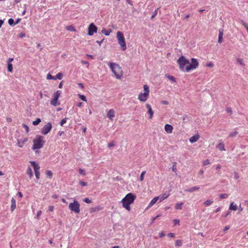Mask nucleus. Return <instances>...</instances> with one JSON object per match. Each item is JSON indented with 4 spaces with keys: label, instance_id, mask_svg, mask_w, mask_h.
<instances>
[{
    "label": "nucleus",
    "instance_id": "4be33fe9",
    "mask_svg": "<svg viewBox=\"0 0 248 248\" xmlns=\"http://www.w3.org/2000/svg\"><path fill=\"white\" fill-rule=\"evenodd\" d=\"M102 209V208L100 206H97L95 207H92L90 208V213H93L96 212H98Z\"/></svg>",
    "mask_w": 248,
    "mask_h": 248
},
{
    "label": "nucleus",
    "instance_id": "9d476101",
    "mask_svg": "<svg viewBox=\"0 0 248 248\" xmlns=\"http://www.w3.org/2000/svg\"><path fill=\"white\" fill-rule=\"evenodd\" d=\"M52 124L50 122L45 124L41 130V133L44 135L48 134L52 129Z\"/></svg>",
    "mask_w": 248,
    "mask_h": 248
},
{
    "label": "nucleus",
    "instance_id": "13d9d810",
    "mask_svg": "<svg viewBox=\"0 0 248 248\" xmlns=\"http://www.w3.org/2000/svg\"><path fill=\"white\" fill-rule=\"evenodd\" d=\"M42 211H41V210L37 212V218L38 219H39V218L40 216L41 215V214H42Z\"/></svg>",
    "mask_w": 248,
    "mask_h": 248
},
{
    "label": "nucleus",
    "instance_id": "393cba45",
    "mask_svg": "<svg viewBox=\"0 0 248 248\" xmlns=\"http://www.w3.org/2000/svg\"><path fill=\"white\" fill-rule=\"evenodd\" d=\"M213 203V201L212 200H207L203 202V204L205 206H209L211 205Z\"/></svg>",
    "mask_w": 248,
    "mask_h": 248
},
{
    "label": "nucleus",
    "instance_id": "72a5a7b5",
    "mask_svg": "<svg viewBox=\"0 0 248 248\" xmlns=\"http://www.w3.org/2000/svg\"><path fill=\"white\" fill-rule=\"evenodd\" d=\"M78 172L80 174H81V175H82L83 176L86 175L85 170H84L83 169H79L78 170Z\"/></svg>",
    "mask_w": 248,
    "mask_h": 248
},
{
    "label": "nucleus",
    "instance_id": "423d86ee",
    "mask_svg": "<svg viewBox=\"0 0 248 248\" xmlns=\"http://www.w3.org/2000/svg\"><path fill=\"white\" fill-rule=\"evenodd\" d=\"M116 37L118 43L121 46L122 50H125L126 49V45L123 33L121 31H118L117 32Z\"/></svg>",
    "mask_w": 248,
    "mask_h": 248
},
{
    "label": "nucleus",
    "instance_id": "c756f323",
    "mask_svg": "<svg viewBox=\"0 0 248 248\" xmlns=\"http://www.w3.org/2000/svg\"><path fill=\"white\" fill-rule=\"evenodd\" d=\"M145 173H146L145 170L142 171V172L140 175V181L141 182L144 180V176L145 174Z\"/></svg>",
    "mask_w": 248,
    "mask_h": 248
},
{
    "label": "nucleus",
    "instance_id": "f8f14e48",
    "mask_svg": "<svg viewBox=\"0 0 248 248\" xmlns=\"http://www.w3.org/2000/svg\"><path fill=\"white\" fill-rule=\"evenodd\" d=\"M159 201V200L158 196L154 197L150 202L149 204L146 207V210L150 209L153 205H154L155 203L158 202Z\"/></svg>",
    "mask_w": 248,
    "mask_h": 248
},
{
    "label": "nucleus",
    "instance_id": "ea45409f",
    "mask_svg": "<svg viewBox=\"0 0 248 248\" xmlns=\"http://www.w3.org/2000/svg\"><path fill=\"white\" fill-rule=\"evenodd\" d=\"M166 77H167V78L169 79H170V80H171V81H173L174 82H176L175 78L174 77H173L172 76H170V75L167 76Z\"/></svg>",
    "mask_w": 248,
    "mask_h": 248
},
{
    "label": "nucleus",
    "instance_id": "cd10ccee",
    "mask_svg": "<svg viewBox=\"0 0 248 248\" xmlns=\"http://www.w3.org/2000/svg\"><path fill=\"white\" fill-rule=\"evenodd\" d=\"M62 74L61 73H58L56 76L54 77V80H56L57 79H62Z\"/></svg>",
    "mask_w": 248,
    "mask_h": 248
},
{
    "label": "nucleus",
    "instance_id": "4468645a",
    "mask_svg": "<svg viewBox=\"0 0 248 248\" xmlns=\"http://www.w3.org/2000/svg\"><path fill=\"white\" fill-rule=\"evenodd\" d=\"M146 107L148 109L147 113L149 115V118L150 119H152L154 115V111L152 110L151 105L149 104H146Z\"/></svg>",
    "mask_w": 248,
    "mask_h": 248
},
{
    "label": "nucleus",
    "instance_id": "473e14b6",
    "mask_svg": "<svg viewBox=\"0 0 248 248\" xmlns=\"http://www.w3.org/2000/svg\"><path fill=\"white\" fill-rule=\"evenodd\" d=\"M175 246L178 247H181L182 246V242L180 240H177L175 241Z\"/></svg>",
    "mask_w": 248,
    "mask_h": 248
},
{
    "label": "nucleus",
    "instance_id": "b1692460",
    "mask_svg": "<svg viewBox=\"0 0 248 248\" xmlns=\"http://www.w3.org/2000/svg\"><path fill=\"white\" fill-rule=\"evenodd\" d=\"M27 173L29 176L30 179H31L33 177V173L30 167H28L27 170Z\"/></svg>",
    "mask_w": 248,
    "mask_h": 248
},
{
    "label": "nucleus",
    "instance_id": "338daca9",
    "mask_svg": "<svg viewBox=\"0 0 248 248\" xmlns=\"http://www.w3.org/2000/svg\"><path fill=\"white\" fill-rule=\"evenodd\" d=\"M207 66L210 67H212L214 66V64L213 63L210 62L209 63H208L207 64Z\"/></svg>",
    "mask_w": 248,
    "mask_h": 248
},
{
    "label": "nucleus",
    "instance_id": "864d4df0",
    "mask_svg": "<svg viewBox=\"0 0 248 248\" xmlns=\"http://www.w3.org/2000/svg\"><path fill=\"white\" fill-rule=\"evenodd\" d=\"M22 126L25 129L27 132H29V128L27 125H26L25 124H23Z\"/></svg>",
    "mask_w": 248,
    "mask_h": 248
},
{
    "label": "nucleus",
    "instance_id": "c03bdc74",
    "mask_svg": "<svg viewBox=\"0 0 248 248\" xmlns=\"http://www.w3.org/2000/svg\"><path fill=\"white\" fill-rule=\"evenodd\" d=\"M210 164V162L208 159H206L202 162V165L203 166H206Z\"/></svg>",
    "mask_w": 248,
    "mask_h": 248
},
{
    "label": "nucleus",
    "instance_id": "a18cd8bd",
    "mask_svg": "<svg viewBox=\"0 0 248 248\" xmlns=\"http://www.w3.org/2000/svg\"><path fill=\"white\" fill-rule=\"evenodd\" d=\"M228 197V195L227 194L224 193V194H221L219 195V197L220 199H226Z\"/></svg>",
    "mask_w": 248,
    "mask_h": 248
},
{
    "label": "nucleus",
    "instance_id": "20e7f679",
    "mask_svg": "<svg viewBox=\"0 0 248 248\" xmlns=\"http://www.w3.org/2000/svg\"><path fill=\"white\" fill-rule=\"evenodd\" d=\"M143 92H140L138 95V99L141 102H146L149 97L150 89L147 85H143Z\"/></svg>",
    "mask_w": 248,
    "mask_h": 248
},
{
    "label": "nucleus",
    "instance_id": "4c0bfd02",
    "mask_svg": "<svg viewBox=\"0 0 248 248\" xmlns=\"http://www.w3.org/2000/svg\"><path fill=\"white\" fill-rule=\"evenodd\" d=\"M171 169H172V170L173 172L176 173L177 170H176V162L173 163L172 167L171 168Z\"/></svg>",
    "mask_w": 248,
    "mask_h": 248
},
{
    "label": "nucleus",
    "instance_id": "5701e85b",
    "mask_svg": "<svg viewBox=\"0 0 248 248\" xmlns=\"http://www.w3.org/2000/svg\"><path fill=\"white\" fill-rule=\"evenodd\" d=\"M238 209V206L236 204H234L233 202L231 203L229 207V210L236 211Z\"/></svg>",
    "mask_w": 248,
    "mask_h": 248
},
{
    "label": "nucleus",
    "instance_id": "de8ad7c7",
    "mask_svg": "<svg viewBox=\"0 0 248 248\" xmlns=\"http://www.w3.org/2000/svg\"><path fill=\"white\" fill-rule=\"evenodd\" d=\"M83 201L87 203H91L92 202L91 200H90L89 198H86L83 199Z\"/></svg>",
    "mask_w": 248,
    "mask_h": 248
},
{
    "label": "nucleus",
    "instance_id": "a19ab883",
    "mask_svg": "<svg viewBox=\"0 0 248 248\" xmlns=\"http://www.w3.org/2000/svg\"><path fill=\"white\" fill-rule=\"evenodd\" d=\"M242 25L247 29V31H248V25L243 20H241V21Z\"/></svg>",
    "mask_w": 248,
    "mask_h": 248
},
{
    "label": "nucleus",
    "instance_id": "7c9ffc66",
    "mask_svg": "<svg viewBox=\"0 0 248 248\" xmlns=\"http://www.w3.org/2000/svg\"><path fill=\"white\" fill-rule=\"evenodd\" d=\"M41 119L40 118H37L35 121H34L32 122V124L34 125H38L41 122Z\"/></svg>",
    "mask_w": 248,
    "mask_h": 248
},
{
    "label": "nucleus",
    "instance_id": "c85d7f7f",
    "mask_svg": "<svg viewBox=\"0 0 248 248\" xmlns=\"http://www.w3.org/2000/svg\"><path fill=\"white\" fill-rule=\"evenodd\" d=\"M183 204V202L180 203H177L175 205V209H182V206Z\"/></svg>",
    "mask_w": 248,
    "mask_h": 248
},
{
    "label": "nucleus",
    "instance_id": "4d7b16f0",
    "mask_svg": "<svg viewBox=\"0 0 248 248\" xmlns=\"http://www.w3.org/2000/svg\"><path fill=\"white\" fill-rule=\"evenodd\" d=\"M165 236V233L164 232L162 231L159 233V236L160 237H163Z\"/></svg>",
    "mask_w": 248,
    "mask_h": 248
},
{
    "label": "nucleus",
    "instance_id": "e2e57ef3",
    "mask_svg": "<svg viewBox=\"0 0 248 248\" xmlns=\"http://www.w3.org/2000/svg\"><path fill=\"white\" fill-rule=\"evenodd\" d=\"M168 236H169V237H172V238H173V237H175V234H174V233H169L168 234Z\"/></svg>",
    "mask_w": 248,
    "mask_h": 248
},
{
    "label": "nucleus",
    "instance_id": "69168bd1",
    "mask_svg": "<svg viewBox=\"0 0 248 248\" xmlns=\"http://www.w3.org/2000/svg\"><path fill=\"white\" fill-rule=\"evenodd\" d=\"M230 229V226H226V227H225V228H224V230L223 231L224 232L228 230L229 229Z\"/></svg>",
    "mask_w": 248,
    "mask_h": 248
},
{
    "label": "nucleus",
    "instance_id": "5fc2aeb1",
    "mask_svg": "<svg viewBox=\"0 0 248 248\" xmlns=\"http://www.w3.org/2000/svg\"><path fill=\"white\" fill-rule=\"evenodd\" d=\"M54 207L53 206H49L48 211L49 212H53L54 211Z\"/></svg>",
    "mask_w": 248,
    "mask_h": 248
},
{
    "label": "nucleus",
    "instance_id": "49530a36",
    "mask_svg": "<svg viewBox=\"0 0 248 248\" xmlns=\"http://www.w3.org/2000/svg\"><path fill=\"white\" fill-rule=\"evenodd\" d=\"M237 134L238 132L237 131H234L230 133L229 136L231 137H235L237 135Z\"/></svg>",
    "mask_w": 248,
    "mask_h": 248
},
{
    "label": "nucleus",
    "instance_id": "774afa93",
    "mask_svg": "<svg viewBox=\"0 0 248 248\" xmlns=\"http://www.w3.org/2000/svg\"><path fill=\"white\" fill-rule=\"evenodd\" d=\"M17 195L20 198L22 197L23 196V195L21 192H18Z\"/></svg>",
    "mask_w": 248,
    "mask_h": 248
},
{
    "label": "nucleus",
    "instance_id": "7ed1b4c3",
    "mask_svg": "<svg viewBox=\"0 0 248 248\" xmlns=\"http://www.w3.org/2000/svg\"><path fill=\"white\" fill-rule=\"evenodd\" d=\"M111 71L117 79H121L123 75V72L121 66L117 63L110 62L108 63Z\"/></svg>",
    "mask_w": 248,
    "mask_h": 248
},
{
    "label": "nucleus",
    "instance_id": "2eb2a0df",
    "mask_svg": "<svg viewBox=\"0 0 248 248\" xmlns=\"http://www.w3.org/2000/svg\"><path fill=\"white\" fill-rule=\"evenodd\" d=\"M170 194L169 192H165V193L162 194L158 196L159 198V201L158 202H161L163 200L166 199L170 196Z\"/></svg>",
    "mask_w": 248,
    "mask_h": 248
},
{
    "label": "nucleus",
    "instance_id": "ddd939ff",
    "mask_svg": "<svg viewBox=\"0 0 248 248\" xmlns=\"http://www.w3.org/2000/svg\"><path fill=\"white\" fill-rule=\"evenodd\" d=\"M217 148L221 151H226L225 144L221 140H218V143L216 146Z\"/></svg>",
    "mask_w": 248,
    "mask_h": 248
},
{
    "label": "nucleus",
    "instance_id": "f257e3e1",
    "mask_svg": "<svg viewBox=\"0 0 248 248\" xmlns=\"http://www.w3.org/2000/svg\"><path fill=\"white\" fill-rule=\"evenodd\" d=\"M180 69L183 72H188L190 70L196 69L199 66V62L195 58L191 59V62L184 56H181L177 61Z\"/></svg>",
    "mask_w": 248,
    "mask_h": 248
},
{
    "label": "nucleus",
    "instance_id": "a878e982",
    "mask_svg": "<svg viewBox=\"0 0 248 248\" xmlns=\"http://www.w3.org/2000/svg\"><path fill=\"white\" fill-rule=\"evenodd\" d=\"M66 29L71 31H76V30L73 25L68 26L66 27Z\"/></svg>",
    "mask_w": 248,
    "mask_h": 248
},
{
    "label": "nucleus",
    "instance_id": "0e129e2a",
    "mask_svg": "<svg viewBox=\"0 0 248 248\" xmlns=\"http://www.w3.org/2000/svg\"><path fill=\"white\" fill-rule=\"evenodd\" d=\"M14 61V59L12 58L8 59V63L12 64L11 62Z\"/></svg>",
    "mask_w": 248,
    "mask_h": 248
},
{
    "label": "nucleus",
    "instance_id": "6e6552de",
    "mask_svg": "<svg viewBox=\"0 0 248 248\" xmlns=\"http://www.w3.org/2000/svg\"><path fill=\"white\" fill-rule=\"evenodd\" d=\"M61 94V91H57L53 94V98L50 101V104L54 106H57L60 105L58 102V98Z\"/></svg>",
    "mask_w": 248,
    "mask_h": 248
},
{
    "label": "nucleus",
    "instance_id": "37998d69",
    "mask_svg": "<svg viewBox=\"0 0 248 248\" xmlns=\"http://www.w3.org/2000/svg\"><path fill=\"white\" fill-rule=\"evenodd\" d=\"M78 96L83 101H85L86 102L87 101V99H86V97L85 95H81V94H78Z\"/></svg>",
    "mask_w": 248,
    "mask_h": 248
},
{
    "label": "nucleus",
    "instance_id": "aec40b11",
    "mask_svg": "<svg viewBox=\"0 0 248 248\" xmlns=\"http://www.w3.org/2000/svg\"><path fill=\"white\" fill-rule=\"evenodd\" d=\"M200 189V187L198 186H195L193 187H192L188 189H185V191L186 192H192L198 190Z\"/></svg>",
    "mask_w": 248,
    "mask_h": 248
},
{
    "label": "nucleus",
    "instance_id": "dca6fc26",
    "mask_svg": "<svg viewBox=\"0 0 248 248\" xmlns=\"http://www.w3.org/2000/svg\"><path fill=\"white\" fill-rule=\"evenodd\" d=\"M164 129L167 133L171 134L172 133L173 127L170 124H166L165 125Z\"/></svg>",
    "mask_w": 248,
    "mask_h": 248
},
{
    "label": "nucleus",
    "instance_id": "f03ea898",
    "mask_svg": "<svg viewBox=\"0 0 248 248\" xmlns=\"http://www.w3.org/2000/svg\"><path fill=\"white\" fill-rule=\"evenodd\" d=\"M136 199V196L131 193H129L122 200L123 207L127 210L130 211L131 209L130 205L133 203Z\"/></svg>",
    "mask_w": 248,
    "mask_h": 248
},
{
    "label": "nucleus",
    "instance_id": "39448f33",
    "mask_svg": "<svg viewBox=\"0 0 248 248\" xmlns=\"http://www.w3.org/2000/svg\"><path fill=\"white\" fill-rule=\"evenodd\" d=\"M44 143L45 141L43 140V137L41 136H37L33 140L32 149L35 150L41 149L43 147Z\"/></svg>",
    "mask_w": 248,
    "mask_h": 248
},
{
    "label": "nucleus",
    "instance_id": "9b49d317",
    "mask_svg": "<svg viewBox=\"0 0 248 248\" xmlns=\"http://www.w3.org/2000/svg\"><path fill=\"white\" fill-rule=\"evenodd\" d=\"M88 30V34L91 36L97 32V28L93 23H92L90 24Z\"/></svg>",
    "mask_w": 248,
    "mask_h": 248
},
{
    "label": "nucleus",
    "instance_id": "0eeeda50",
    "mask_svg": "<svg viewBox=\"0 0 248 248\" xmlns=\"http://www.w3.org/2000/svg\"><path fill=\"white\" fill-rule=\"evenodd\" d=\"M69 208L72 212H74L75 213L78 214L80 212V204L76 200H74L73 202L69 204Z\"/></svg>",
    "mask_w": 248,
    "mask_h": 248
},
{
    "label": "nucleus",
    "instance_id": "c9c22d12",
    "mask_svg": "<svg viewBox=\"0 0 248 248\" xmlns=\"http://www.w3.org/2000/svg\"><path fill=\"white\" fill-rule=\"evenodd\" d=\"M115 144H116L115 141H112L111 142H110L108 144V148H111L112 147L115 146Z\"/></svg>",
    "mask_w": 248,
    "mask_h": 248
},
{
    "label": "nucleus",
    "instance_id": "a211bd4d",
    "mask_svg": "<svg viewBox=\"0 0 248 248\" xmlns=\"http://www.w3.org/2000/svg\"><path fill=\"white\" fill-rule=\"evenodd\" d=\"M200 138V136L198 134H195L189 139V141L193 143L197 141Z\"/></svg>",
    "mask_w": 248,
    "mask_h": 248
},
{
    "label": "nucleus",
    "instance_id": "680f3d73",
    "mask_svg": "<svg viewBox=\"0 0 248 248\" xmlns=\"http://www.w3.org/2000/svg\"><path fill=\"white\" fill-rule=\"evenodd\" d=\"M222 38H223V37H222V36H218V42L219 43H221L222 42Z\"/></svg>",
    "mask_w": 248,
    "mask_h": 248
},
{
    "label": "nucleus",
    "instance_id": "e433bc0d",
    "mask_svg": "<svg viewBox=\"0 0 248 248\" xmlns=\"http://www.w3.org/2000/svg\"><path fill=\"white\" fill-rule=\"evenodd\" d=\"M46 79L48 80L53 79L54 80V77L52 76L49 73L46 75Z\"/></svg>",
    "mask_w": 248,
    "mask_h": 248
},
{
    "label": "nucleus",
    "instance_id": "bb28decb",
    "mask_svg": "<svg viewBox=\"0 0 248 248\" xmlns=\"http://www.w3.org/2000/svg\"><path fill=\"white\" fill-rule=\"evenodd\" d=\"M111 32V30H107L105 29H103L102 31V32L106 36L109 35Z\"/></svg>",
    "mask_w": 248,
    "mask_h": 248
},
{
    "label": "nucleus",
    "instance_id": "f704fd0d",
    "mask_svg": "<svg viewBox=\"0 0 248 248\" xmlns=\"http://www.w3.org/2000/svg\"><path fill=\"white\" fill-rule=\"evenodd\" d=\"M237 62H238L240 65L242 66H245V63L244 62L243 60L242 59L238 58L237 59Z\"/></svg>",
    "mask_w": 248,
    "mask_h": 248
},
{
    "label": "nucleus",
    "instance_id": "09e8293b",
    "mask_svg": "<svg viewBox=\"0 0 248 248\" xmlns=\"http://www.w3.org/2000/svg\"><path fill=\"white\" fill-rule=\"evenodd\" d=\"M66 122V118H65L63 119H62L60 122V125L61 126H62Z\"/></svg>",
    "mask_w": 248,
    "mask_h": 248
},
{
    "label": "nucleus",
    "instance_id": "412c9836",
    "mask_svg": "<svg viewBox=\"0 0 248 248\" xmlns=\"http://www.w3.org/2000/svg\"><path fill=\"white\" fill-rule=\"evenodd\" d=\"M16 207V202L15 199L14 198H12L11 200V210L12 211H13Z\"/></svg>",
    "mask_w": 248,
    "mask_h": 248
},
{
    "label": "nucleus",
    "instance_id": "79ce46f5",
    "mask_svg": "<svg viewBox=\"0 0 248 248\" xmlns=\"http://www.w3.org/2000/svg\"><path fill=\"white\" fill-rule=\"evenodd\" d=\"M8 70L10 72H12V71H13V65H12V64L8 63Z\"/></svg>",
    "mask_w": 248,
    "mask_h": 248
},
{
    "label": "nucleus",
    "instance_id": "6ab92c4d",
    "mask_svg": "<svg viewBox=\"0 0 248 248\" xmlns=\"http://www.w3.org/2000/svg\"><path fill=\"white\" fill-rule=\"evenodd\" d=\"M28 138H25L18 140V145L19 147H22L24 143L28 141Z\"/></svg>",
    "mask_w": 248,
    "mask_h": 248
},
{
    "label": "nucleus",
    "instance_id": "8fccbe9b",
    "mask_svg": "<svg viewBox=\"0 0 248 248\" xmlns=\"http://www.w3.org/2000/svg\"><path fill=\"white\" fill-rule=\"evenodd\" d=\"M223 32H224V31H223V29H219V33H218V36H222V37H223Z\"/></svg>",
    "mask_w": 248,
    "mask_h": 248
},
{
    "label": "nucleus",
    "instance_id": "3c124183",
    "mask_svg": "<svg viewBox=\"0 0 248 248\" xmlns=\"http://www.w3.org/2000/svg\"><path fill=\"white\" fill-rule=\"evenodd\" d=\"M158 9H159V8H157V9H156V10L155 11V12H154V13L153 15H152V16H151V19H153V18H154V17H155L156 15H157V11H158Z\"/></svg>",
    "mask_w": 248,
    "mask_h": 248
},
{
    "label": "nucleus",
    "instance_id": "58836bf2",
    "mask_svg": "<svg viewBox=\"0 0 248 248\" xmlns=\"http://www.w3.org/2000/svg\"><path fill=\"white\" fill-rule=\"evenodd\" d=\"M8 24L11 26H14L15 25L14 20L13 18H10L8 20Z\"/></svg>",
    "mask_w": 248,
    "mask_h": 248
},
{
    "label": "nucleus",
    "instance_id": "f3484780",
    "mask_svg": "<svg viewBox=\"0 0 248 248\" xmlns=\"http://www.w3.org/2000/svg\"><path fill=\"white\" fill-rule=\"evenodd\" d=\"M107 117L110 120H113L115 117V111L113 109H110L108 112Z\"/></svg>",
    "mask_w": 248,
    "mask_h": 248
},
{
    "label": "nucleus",
    "instance_id": "1a4fd4ad",
    "mask_svg": "<svg viewBox=\"0 0 248 248\" xmlns=\"http://www.w3.org/2000/svg\"><path fill=\"white\" fill-rule=\"evenodd\" d=\"M30 163L32 165L34 170L35 175L37 179L40 178V173L39 171L40 166L34 161H30Z\"/></svg>",
    "mask_w": 248,
    "mask_h": 248
},
{
    "label": "nucleus",
    "instance_id": "052dcab7",
    "mask_svg": "<svg viewBox=\"0 0 248 248\" xmlns=\"http://www.w3.org/2000/svg\"><path fill=\"white\" fill-rule=\"evenodd\" d=\"M161 104H164V105H168L169 104V102H168V101L163 100V101H161Z\"/></svg>",
    "mask_w": 248,
    "mask_h": 248
},
{
    "label": "nucleus",
    "instance_id": "6e6d98bb",
    "mask_svg": "<svg viewBox=\"0 0 248 248\" xmlns=\"http://www.w3.org/2000/svg\"><path fill=\"white\" fill-rule=\"evenodd\" d=\"M79 183L81 186H86L87 185V184L86 182H84L83 181H79Z\"/></svg>",
    "mask_w": 248,
    "mask_h": 248
},
{
    "label": "nucleus",
    "instance_id": "2f4dec72",
    "mask_svg": "<svg viewBox=\"0 0 248 248\" xmlns=\"http://www.w3.org/2000/svg\"><path fill=\"white\" fill-rule=\"evenodd\" d=\"M46 173L47 177H48L49 179H51L52 178V173L50 170H47Z\"/></svg>",
    "mask_w": 248,
    "mask_h": 248
},
{
    "label": "nucleus",
    "instance_id": "bf43d9fd",
    "mask_svg": "<svg viewBox=\"0 0 248 248\" xmlns=\"http://www.w3.org/2000/svg\"><path fill=\"white\" fill-rule=\"evenodd\" d=\"M18 36L20 38H23L25 36V34L24 33H20L18 34Z\"/></svg>",
    "mask_w": 248,
    "mask_h": 248
},
{
    "label": "nucleus",
    "instance_id": "603ef678",
    "mask_svg": "<svg viewBox=\"0 0 248 248\" xmlns=\"http://www.w3.org/2000/svg\"><path fill=\"white\" fill-rule=\"evenodd\" d=\"M173 223L175 225H178L180 224V220L179 219H175L173 220Z\"/></svg>",
    "mask_w": 248,
    "mask_h": 248
}]
</instances>
